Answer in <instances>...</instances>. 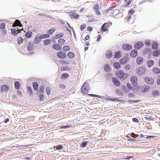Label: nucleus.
<instances>
[{
    "label": "nucleus",
    "instance_id": "obj_1",
    "mask_svg": "<svg viewBox=\"0 0 160 160\" xmlns=\"http://www.w3.org/2000/svg\"><path fill=\"white\" fill-rule=\"evenodd\" d=\"M90 85L87 82L84 83L81 88V91L83 93L86 94L89 90Z\"/></svg>",
    "mask_w": 160,
    "mask_h": 160
},
{
    "label": "nucleus",
    "instance_id": "obj_2",
    "mask_svg": "<svg viewBox=\"0 0 160 160\" xmlns=\"http://www.w3.org/2000/svg\"><path fill=\"white\" fill-rule=\"evenodd\" d=\"M116 74L118 78L120 79H123V80L126 79L128 76V73H125L122 71L121 70H119L117 72H116Z\"/></svg>",
    "mask_w": 160,
    "mask_h": 160
},
{
    "label": "nucleus",
    "instance_id": "obj_3",
    "mask_svg": "<svg viewBox=\"0 0 160 160\" xmlns=\"http://www.w3.org/2000/svg\"><path fill=\"white\" fill-rule=\"evenodd\" d=\"M146 71V69L143 67H140L138 68L137 70V74L140 76L144 74Z\"/></svg>",
    "mask_w": 160,
    "mask_h": 160
},
{
    "label": "nucleus",
    "instance_id": "obj_4",
    "mask_svg": "<svg viewBox=\"0 0 160 160\" xmlns=\"http://www.w3.org/2000/svg\"><path fill=\"white\" fill-rule=\"evenodd\" d=\"M57 56L58 57L61 59H64L67 57L66 53L59 51L57 52Z\"/></svg>",
    "mask_w": 160,
    "mask_h": 160
},
{
    "label": "nucleus",
    "instance_id": "obj_5",
    "mask_svg": "<svg viewBox=\"0 0 160 160\" xmlns=\"http://www.w3.org/2000/svg\"><path fill=\"white\" fill-rule=\"evenodd\" d=\"M112 80L113 84L115 86L118 87L120 85V82L117 78L112 77Z\"/></svg>",
    "mask_w": 160,
    "mask_h": 160
},
{
    "label": "nucleus",
    "instance_id": "obj_6",
    "mask_svg": "<svg viewBox=\"0 0 160 160\" xmlns=\"http://www.w3.org/2000/svg\"><path fill=\"white\" fill-rule=\"evenodd\" d=\"M122 47L123 49L126 50H130L132 48V46L128 44H123L122 45Z\"/></svg>",
    "mask_w": 160,
    "mask_h": 160
},
{
    "label": "nucleus",
    "instance_id": "obj_7",
    "mask_svg": "<svg viewBox=\"0 0 160 160\" xmlns=\"http://www.w3.org/2000/svg\"><path fill=\"white\" fill-rule=\"evenodd\" d=\"M144 80L145 82L148 84H152L154 82V79L151 77H145Z\"/></svg>",
    "mask_w": 160,
    "mask_h": 160
},
{
    "label": "nucleus",
    "instance_id": "obj_8",
    "mask_svg": "<svg viewBox=\"0 0 160 160\" xmlns=\"http://www.w3.org/2000/svg\"><path fill=\"white\" fill-rule=\"evenodd\" d=\"M10 88L6 85H3L1 87V91L2 92H8L9 91Z\"/></svg>",
    "mask_w": 160,
    "mask_h": 160
},
{
    "label": "nucleus",
    "instance_id": "obj_9",
    "mask_svg": "<svg viewBox=\"0 0 160 160\" xmlns=\"http://www.w3.org/2000/svg\"><path fill=\"white\" fill-rule=\"evenodd\" d=\"M129 61V58L128 57H125L119 60L120 63L122 65L124 64Z\"/></svg>",
    "mask_w": 160,
    "mask_h": 160
},
{
    "label": "nucleus",
    "instance_id": "obj_10",
    "mask_svg": "<svg viewBox=\"0 0 160 160\" xmlns=\"http://www.w3.org/2000/svg\"><path fill=\"white\" fill-rule=\"evenodd\" d=\"M131 82L132 85L134 86H136L137 85V78L136 76H132L131 78Z\"/></svg>",
    "mask_w": 160,
    "mask_h": 160
},
{
    "label": "nucleus",
    "instance_id": "obj_11",
    "mask_svg": "<svg viewBox=\"0 0 160 160\" xmlns=\"http://www.w3.org/2000/svg\"><path fill=\"white\" fill-rule=\"evenodd\" d=\"M143 43L140 42H138L135 44L134 48L136 49H139L141 47L143 46Z\"/></svg>",
    "mask_w": 160,
    "mask_h": 160
},
{
    "label": "nucleus",
    "instance_id": "obj_12",
    "mask_svg": "<svg viewBox=\"0 0 160 160\" xmlns=\"http://www.w3.org/2000/svg\"><path fill=\"white\" fill-rule=\"evenodd\" d=\"M109 24L108 23H105L102 26L101 28V30L103 32H105L107 28L109 26Z\"/></svg>",
    "mask_w": 160,
    "mask_h": 160
},
{
    "label": "nucleus",
    "instance_id": "obj_13",
    "mask_svg": "<svg viewBox=\"0 0 160 160\" xmlns=\"http://www.w3.org/2000/svg\"><path fill=\"white\" fill-rule=\"evenodd\" d=\"M122 56L121 54L120 51H118L114 53V57L116 58H120Z\"/></svg>",
    "mask_w": 160,
    "mask_h": 160
},
{
    "label": "nucleus",
    "instance_id": "obj_14",
    "mask_svg": "<svg viewBox=\"0 0 160 160\" xmlns=\"http://www.w3.org/2000/svg\"><path fill=\"white\" fill-rule=\"evenodd\" d=\"M53 49L56 50H60L61 49V47L60 45L57 43H55L53 46Z\"/></svg>",
    "mask_w": 160,
    "mask_h": 160
},
{
    "label": "nucleus",
    "instance_id": "obj_15",
    "mask_svg": "<svg viewBox=\"0 0 160 160\" xmlns=\"http://www.w3.org/2000/svg\"><path fill=\"white\" fill-rule=\"evenodd\" d=\"M154 63L153 60H150L148 61L147 62V64L148 67L149 68H151L154 65Z\"/></svg>",
    "mask_w": 160,
    "mask_h": 160
},
{
    "label": "nucleus",
    "instance_id": "obj_16",
    "mask_svg": "<svg viewBox=\"0 0 160 160\" xmlns=\"http://www.w3.org/2000/svg\"><path fill=\"white\" fill-rule=\"evenodd\" d=\"M143 59L142 57H138L136 59L137 64L138 65L141 64L142 63Z\"/></svg>",
    "mask_w": 160,
    "mask_h": 160
},
{
    "label": "nucleus",
    "instance_id": "obj_17",
    "mask_svg": "<svg viewBox=\"0 0 160 160\" xmlns=\"http://www.w3.org/2000/svg\"><path fill=\"white\" fill-rule=\"evenodd\" d=\"M11 34L15 36H17L18 34L19 33V32H18V30H17L15 29H11Z\"/></svg>",
    "mask_w": 160,
    "mask_h": 160
},
{
    "label": "nucleus",
    "instance_id": "obj_18",
    "mask_svg": "<svg viewBox=\"0 0 160 160\" xmlns=\"http://www.w3.org/2000/svg\"><path fill=\"white\" fill-rule=\"evenodd\" d=\"M138 52L136 50H133L130 52V55L133 58H135L137 56Z\"/></svg>",
    "mask_w": 160,
    "mask_h": 160
},
{
    "label": "nucleus",
    "instance_id": "obj_19",
    "mask_svg": "<svg viewBox=\"0 0 160 160\" xmlns=\"http://www.w3.org/2000/svg\"><path fill=\"white\" fill-rule=\"evenodd\" d=\"M50 35L48 34H43L40 35L39 37V39L41 40L42 39L45 38H49Z\"/></svg>",
    "mask_w": 160,
    "mask_h": 160
},
{
    "label": "nucleus",
    "instance_id": "obj_20",
    "mask_svg": "<svg viewBox=\"0 0 160 160\" xmlns=\"http://www.w3.org/2000/svg\"><path fill=\"white\" fill-rule=\"evenodd\" d=\"M112 56V52L111 51H108L106 54V57L107 58H110Z\"/></svg>",
    "mask_w": 160,
    "mask_h": 160
},
{
    "label": "nucleus",
    "instance_id": "obj_21",
    "mask_svg": "<svg viewBox=\"0 0 160 160\" xmlns=\"http://www.w3.org/2000/svg\"><path fill=\"white\" fill-rule=\"evenodd\" d=\"M20 84L18 81H15L14 82V87L15 88L17 89L18 90L20 88Z\"/></svg>",
    "mask_w": 160,
    "mask_h": 160
},
{
    "label": "nucleus",
    "instance_id": "obj_22",
    "mask_svg": "<svg viewBox=\"0 0 160 160\" xmlns=\"http://www.w3.org/2000/svg\"><path fill=\"white\" fill-rule=\"evenodd\" d=\"M158 43H157L155 41L153 42L152 45V48L154 50L157 49L158 48Z\"/></svg>",
    "mask_w": 160,
    "mask_h": 160
},
{
    "label": "nucleus",
    "instance_id": "obj_23",
    "mask_svg": "<svg viewBox=\"0 0 160 160\" xmlns=\"http://www.w3.org/2000/svg\"><path fill=\"white\" fill-rule=\"evenodd\" d=\"M32 35V32L31 31H28L25 34V37L27 38H31Z\"/></svg>",
    "mask_w": 160,
    "mask_h": 160
},
{
    "label": "nucleus",
    "instance_id": "obj_24",
    "mask_svg": "<svg viewBox=\"0 0 160 160\" xmlns=\"http://www.w3.org/2000/svg\"><path fill=\"white\" fill-rule=\"evenodd\" d=\"M152 71L154 73L156 74L159 73L160 72V69L157 68H153Z\"/></svg>",
    "mask_w": 160,
    "mask_h": 160
},
{
    "label": "nucleus",
    "instance_id": "obj_25",
    "mask_svg": "<svg viewBox=\"0 0 160 160\" xmlns=\"http://www.w3.org/2000/svg\"><path fill=\"white\" fill-rule=\"evenodd\" d=\"M27 48L28 50L29 51H32L34 49L33 45L30 43L28 45Z\"/></svg>",
    "mask_w": 160,
    "mask_h": 160
},
{
    "label": "nucleus",
    "instance_id": "obj_26",
    "mask_svg": "<svg viewBox=\"0 0 160 160\" xmlns=\"http://www.w3.org/2000/svg\"><path fill=\"white\" fill-rule=\"evenodd\" d=\"M104 69L105 71L109 72L110 70L109 65L108 64H105L104 66Z\"/></svg>",
    "mask_w": 160,
    "mask_h": 160
},
{
    "label": "nucleus",
    "instance_id": "obj_27",
    "mask_svg": "<svg viewBox=\"0 0 160 160\" xmlns=\"http://www.w3.org/2000/svg\"><path fill=\"white\" fill-rule=\"evenodd\" d=\"M14 24L16 26H18L20 27H22L23 25L21 24L20 21L18 19H16L14 22Z\"/></svg>",
    "mask_w": 160,
    "mask_h": 160
},
{
    "label": "nucleus",
    "instance_id": "obj_28",
    "mask_svg": "<svg viewBox=\"0 0 160 160\" xmlns=\"http://www.w3.org/2000/svg\"><path fill=\"white\" fill-rule=\"evenodd\" d=\"M114 67L117 69H119L120 68L121 65L118 62H115L114 63Z\"/></svg>",
    "mask_w": 160,
    "mask_h": 160
},
{
    "label": "nucleus",
    "instance_id": "obj_29",
    "mask_svg": "<svg viewBox=\"0 0 160 160\" xmlns=\"http://www.w3.org/2000/svg\"><path fill=\"white\" fill-rule=\"evenodd\" d=\"M67 55L69 58H73L75 57L74 53L72 52H69L68 53Z\"/></svg>",
    "mask_w": 160,
    "mask_h": 160
},
{
    "label": "nucleus",
    "instance_id": "obj_30",
    "mask_svg": "<svg viewBox=\"0 0 160 160\" xmlns=\"http://www.w3.org/2000/svg\"><path fill=\"white\" fill-rule=\"evenodd\" d=\"M160 54V51L159 50L154 51L152 53V55L153 56H158Z\"/></svg>",
    "mask_w": 160,
    "mask_h": 160
},
{
    "label": "nucleus",
    "instance_id": "obj_31",
    "mask_svg": "<svg viewBox=\"0 0 160 160\" xmlns=\"http://www.w3.org/2000/svg\"><path fill=\"white\" fill-rule=\"evenodd\" d=\"M33 86L34 90L35 91L37 90L38 87V83L37 82H34L33 83Z\"/></svg>",
    "mask_w": 160,
    "mask_h": 160
},
{
    "label": "nucleus",
    "instance_id": "obj_32",
    "mask_svg": "<svg viewBox=\"0 0 160 160\" xmlns=\"http://www.w3.org/2000/svg\"><path fill=\"white\" fill-rule=\"evenodd\" d=\"M140 100H128V102L131 104H132L133 103H137L139 102H140Z\"/></svg>",
    "mask_w": 160,
    "mask_h": 160
},
{
    "label": "nucleus",
    "instance_id": "obj_33",
    "mask_svg": "<svg viewBox=\"0 0 160 160\" xmlns=\"http://www.w3.org/2000/svg\"><path fill=\"white\" fill-rule=\"evenodd\" d=\"M58 43L61 45H62L64 43L65 40L63 39H60L58 40Z\"/></svg>",
    "mask_w": 160,
    "mask_h": 160
},
{
    "label": "nucleus",
    "instance_id": "obj_34",
    "mask_svg": "<svg viewBox=\"0 0 160 160\" xmlns=\"http://www.w3.org/2000/svg\"><path fill=\"white\" fill-rule=\"evenodd\" d=\"M64 35V34L63 33H60L59 34H58L56 35L54 37V38L56 39L59 38H60L62 37Z\"/></svg>",
    "mask_w": 160,
    "mask_h": 160
},
{
    "label": "nucleus",
    "instance_id": "obj_35",
    "mask_svg": "<svg viewBox=\"0 0 160 160\" xmlns=\"http://www.w3.org/2000/svg\"><path fill=\"white\" fill-rule=\"evenodd\" d=\"M153 96L154 98L159 96V92L158 91H155L153 92L152 93Z\"/></svg>",
    "mask_w": 160,
    "mask_h": 160
},
{
    "label": "nucleus",
    "instance_id": "obj_36",
    "mask_svg": "<svg viewBox=\"0 0 160 160\" xmlns=\"http://www.w3.org/2000/svg\"><path fill=\"white\" fill-rule=\"evenodd\" d=\"M51 42V40L50 39H46L44 41L43 44L44 45L47 46Z\"/></svg>",
    "mask_w": 160,
    "mask_h": 160
},
{
    "label": "nucleus",
    "instance_id": "obj_37",
    "mask_svg": "<svg viewBox=\"0 0 160 160\" xmlns=\"http://www.w3.org/2000/svg\"><path fill=\"white\" fill-rule=\"evenodd\" d=\"M17 41L18 42V43L19 44H21L23 42V39L21 37H19L17 39Z\"/></svg>",
    "mask_w": 160,
    "mask_h": 160
},
{
    "label": "nucleus",
    "instance_id": "obj_38",
    "mask_svg": "<svg viewBox=\"0 0 160 160\" xmlns=\"http://www.w3.org/2000/svg\"><path fill=\"white\" fill-rule=\"evenodd\" d=\"M69 77V75L67 73H63L62 76L61 78H64V79H67Z\"/></svg>",
    "mask_w": 160,
    "mask_h": 160
},
{
    "label": "nucleus",
    "instance_id": "obj_39",
    "mask_svg": "<svg viewBox=\"0 0 160 160\" xmlns=\"http://www.w3.org/2000/svg\"><path fill=\"white\" fill-rule=\"evenodd\" d=\"M88 142V141H83L80 145L82 147H84L87 145Z\"/></svg>",
    "mask_w": 160,
    "mask_h": 160
},
{
    "label": "nucleus",
    "instance_id": "obj_40",
    "mask_svg": "<svg viewBox=\"0 0 160 160\" xmlns=\"http://www.w3.org/2000/svg\"><path fill=\"white\" fill-rule=\"evenodd\" d=\"M55 28L49 29L48 31L47 32L49 34H51L55 31Z\"/></svg>",
    "mask_w": 160,
    "mask_h": 160
},
{
    "label": "nucleus",
    "instance_id": "obj_41",
    "mask_svg": "<svg viewBox=\"0 0 160 160\" xmlns=\"http://www.w3.org/2000/svg\"><path fill=\"white\" fill-rule=\"evenodd\" d=\"M116 92L118 94L122 96L123 95V93L121 90L119 89H117L116 91Z\"/></svg>",
    "mask_w": 160,
    "mask_h": 160
},
{
    "label": "nucleus",
    "instance_id": "obj_42",
    "mask_svg": "<svg viewBox=\"0 0 160 160\" xmlns=\"http://www.w3.org/2000/svg\"><path fill=\"white\" fill-rule=\"evenodd\" d=\"M38 37L36 36L34 40V42L35 43L38 44L39 42V41L38 39Z\"/></svg>",
    "mask_w": 160,
    "mask_h": 160
},
{
    "label": "nucleus",
    "instance_id": "obj_43",
    "mask_svg": "<svg viewBox=\"0 0 160 160\" xmlns=\"http://www.w3.org/2000/svg\"><path fill=\"white\" fill-rule=\"evenodd\" d=\"M99 5L98 4H96L93 8V9L94 11L97 10L99 9Z\"/></svg>",
    "mask_w": 160,
    "mask_h": 160
},
{
    "label": "nucleus",
    "instance_id": "obj_44",
    "mask_svg": "<svg viewBox=\"0 0 160 160\" xmlns=\"http://www.w3.org/2000/svg\"><path fill=\"white\" fill-rule=\"evenodd\" d=\"M63 49L65 51H68L70 49V48L69 46H66L63 47Z\"/></svg>",
    "mask_w": 160,
    "mask_h": 160
},
{
    "label": "nucleus",
    "instance_id": "obj_45",
    "mask_svg": "<svg viewBox=\"0 0 160 160\" xmlns=\"http://www.w3.org/2000/svg\"><path fill=\"white\" fill-rule=\"evenodd\" d=\"M89 96H91V97H98L100 98H101V96H100L99 95H98L96 94H90L88 95Z\"/></svg>",
    "mask_w": 160,
    "mask_h": 160
},
{
    "label": "nucleus",
    "instance_id": "obj_46",
    "mask_svg": "<svg viewBox=\"0 0 160 160\" xmlns=\"http://www.w3.org/2000/svg\"><path fill=\"white\" fill-rule=\"evenodd\" d=\"M5 28V24L4 23H2L0 24V28L3 29Z\"/></svg>",
    "mask_w": 160,
    "mask_h": 160
},
{
    "label": "nucleus",
    "instance_id": "obj_47",
    "mask_svg": "<svg viewBox=\"0 0 160 160\" xmlns=\"http://www.w3.org/2000/svg\"><path fill=\"white\" fill-rule=\"evenodd\" d=\"M126 86L127 88L130 90H132L133 88V87L131 86V84L129 83H127Z\"/></svg>",
    "mask_w": 160,
    "mask_h": 160
},
{
    "label": "nucleus",
    "instance_id": "obj_48",
    "mask_svg": "<svg viewBox=\"0 0 160 160\" xmlns=\"http://www.w3.org/2000/svg\"><path fill=\"white\" fill-rule=\"evenodd\" d=\"M27 89L30 95H31L32 94V91L31 88L30 87H29L27 88Z\"/></svg>",
    "mask_w": 160,
    "mask_h": 160
},
{
    "label": "nucleus",
    "instance_id": "obj_49",
    "mask_svg": "<svg viewBox=\"0 0 160 160\" xmlns=\"http://www.w3.org/2000/svg\"><path fill=\"white\" fill-rule=\"evenodd\" d=\"M39 100L41 101L43 100L44 99V97L43 94H41L39 96Z\"/></svg>",
    "mask_w": 160,
    "mask_h": 160
},
{
    "label": "nucleus",
    "instance_id": "obj_50",
    "mask_svg": "<svg viewBox=\"0 0 160 160\" xmlns=\"http://www.w3.org/2000/svg\"><path fill=\"white\" fill-rule=\"evenodd\" d=\"M86 27V25L85 24H82L80 27V29L82 31Z\"/></svg>",
    "mask_w": 160,
    "mask_h": 160
},
{
    "label": "nucleus",
    "instance_id": "obj_51",
    "mask_svg": "<svg viewBox=\"0 0 160 160\" xmlns=\"http://www.w3.org/2000/svg\"><path fill=\"white\" fill-rule=\"evenodd\" d=\"M46 90L47 94L48 95H49L50 94V93L51 92L50 88L49 87H47Z\"/></svg>",
    "mask_w": 160,
    "mask_h": 160
},
{
    "label": "nucleus",
    "instance_id": "obj_52",
    "mask_svg": "<svg viewBox=\"0 0 160 160\" xmlns=\"http://www.w3.org/2000/svg\"><path fill=\"white\" fill-rule=\"evenodd\" d=\"M59 88L62 89H65L66 88V86L63 84H60L59 85Z\"/></svg>",
    "mask_w": 160,
    "mask_h": 160
},
{
    "label": "nucleus",
    "instance_id": "obj_53",
    "mask_svg": "<svg viewBox=\"0 0 160 160\" xmlns=\"http://www.w3.org/2000/svg\"><path fill=\"white\" fill-rule=\"evenodd\" d=\"M70 127H71V126H70V125H66V126H61L60 128L61 129L67 128H70Z\"/></svg>",
    "mask_w": 160,
    "mask_h": 160
},
{
    "label": "nucleus",
    "instance_id": "obj_54",
    "mask_svg": "<svg viewBox=\"0 0 160 160\" xmlns=\"http://www.w3.org/2000/svg\"><path fill=\"white\" fill-rule=\"evenodd\" d=\"M44 86L42 85L40 88V92L41 93H43L44 92Z\"/></svg>",
    "mask_w": 160,
    "mask_h": 160
},
{
    "label": "nucleus",
    "instance_id": "obj_55",
    "mask_svg": "<svg viewBox=\"0 0 160 160\" xmlns=\"http://www.w3.org/2000/svg\"><path fill=\"white\" fill-rule=\"evenodd\" d=\"M63 146L59 145L58 146H56V149L57 150L62 149Z\"/></svg>",
    "mask_w": 160,
    "mask_h": 160
},
{
    "label": "nucleus",
    "instance_id": "obj_56",
    "mask_svg": "<svg viewBox=\"0 0 160 160\" xmlns=\"http://www.w3.org/2000/svg\"><path fill=\"white\" fill-rule=\"evenodd\" d=\"M122 90L125 92H127L128 91V89H127L126 87L125 86H123L122 88Z\"/></svg>",
    "mask_w": 160,
    "mask_h": 160
},
{
    "label": "nucleus",
    "instance_id": "obj_57",
    "mask_svg": "<svg viewBox=\"0 0 160 160\" xmlns=\"http://www.w3.org/2000/svg\"><path fill=\"white\" fill-rule=\"evenodd\" d=\"M132 1V0H128V1H127V2L125 4L126 6H128L129 5Z\"/></svg>",
    "mask_w": 160,
    "mask_h": 160
},
{
    "label": "nucleus",
    "instance_id": "obj_58",
    "mask_svg": "<svg viewBox=\"0 0 160 160\" xmlns=\"http://www.w3.org/2000/svg\"><path fill=\"white\" fill-rule=\"evenodd\" d=\"M109 100H112L113 101H120V100H119V99L118 98H113L111 99H108Z\"/></svg>",
    "mask_w": 160,
    "mask_h": 160
},
{
    "label": "nucleus",
    "instance_id": "obj_59",
    "mask_svg": "<svg viewBox=\"0 0 160 160\" xmlns=\"http://www.w3.org/2000/svg\"><path fill=\"white\" fill-rule=\"evenodd\" d=\"M132 121L133 122H139V121L138 118H133L132 119Z\"/></svg>",
    "mask_w": 160,
    "mask_h": 160
},
{
    "label": "nucleus",
    "instance_id": "obj_60",
    "mask_svg": "<svg viewBox=\"0 0 160 160\" xmlns=\"http://www.w3.org/2000/svg\"><path fill=\"white\" fill-rule=\"evenodd\" d=\"M145 43L146 45H147L148 46H150V45L151 44L150 42L148 40L146 41Z\"/></svg>",
    "mask_w": 160,
    "mask_h": 160
},
{
    "label": "nucleus",
    "instance_id": "obj_61",
    "mask_svg": "<svg viewBox=\"0 0 160 160\" xmlns=\"http://www.w3.org/2000/svg\"><path fill=\"white\" fill-rule=\"evenodd\" d=\"M130 65L128 64H127L125 67V69L126 70H129L130 67Z\"/></svg>",
    "mask_w": 160,
    "mask_h": 160
},
{
    "label": "nucleus",
    "instance_id": "obj_62",
    "mask_svg": "<svg viewBox=\"0 0 160 160\" xmlns=\"http://www.w3.org/2000/svg\"><path fill=\"white\" fill-rule=\"evenodd\" d=\"M157 84L158 85L160 84V75L158 76L157 79Z\"/></svg>",
    "mask_w": 160,
    "mask_h": 160
},
{
    "label": "nucleus",
    "instance_id": "obj_63",
    "mask_svg": "<svg viewBox=\"0 0 160 160\" xmlns=\"http://www.w3.org/2000/svg\"><path fill=\"white\" fill-rule=\"evenodd\" d=\"M128 140L130 142H135L136 141V139L133 138L128 139Z\"/></svg>",
    "mask_w": 160,
    "mask_h": 160
},
{
    "label": "nucleus",
    "instance_id": "obj_64",
    "mask_svg": "<svg viewBox=\"0 0 160 160\" xmlns=\"http://www.w3.org/2000/svg\"><path fill=\"white\" fill-rule=\"evenodd\" d=\"M115 6H112V7H110L109 8L107 9V11H108V12H109L110 10H111L112 9H113L115 8Z\"/></svg>",
    "mask_w": 160,
    "mask_h": 160
}]
</instances>
